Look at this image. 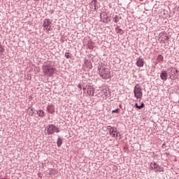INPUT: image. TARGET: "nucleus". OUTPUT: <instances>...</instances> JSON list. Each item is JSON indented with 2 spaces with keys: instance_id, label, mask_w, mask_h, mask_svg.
I'll return each instance as SVG.
<instances>
[{
  "instance_id": "nucleus-28",
  "label": "nucleus",
  "mask_w": 179,
  "mask_h": 179,
  "mask_svg": "<svg viewBox=\"0 0 179 179\" xmlns=\"http://www.w3.org/2000/svg\"><path fill=\"white\" fill-rule=\"evenodd\" d=\"M160 169V166H158V171H163V169Z\"/></svg>"
},
{
  "instance_id": "nucleus-6",
  "label": "nucleus",
  "mask_w": 179,
  "mask_h": 179,
  "mask_svg": "<svg viewBox=\"0 0 179 179\" xmlns=\"http://www.w3.org/2000/svg\"><path fill=\"white\" fill-rule=\"evenodd\" d=\"M43 27L44 30H46L47 32L51 31V20L48 19H45L43 23Z\"/></svg>"
},
{
  "instance_id": "nucleus-25",
  "label": "nucleus",
  "mask_w": 179,
  "mask_h": 179,
  "mask_svg": "<svg viewBox=\"0 0 179 179\" xmlns=\"http://www.w3.org/2000/svg\"><path fill=\"white\" fill-rule=\"evenodd\" d=\"M112 113H116L117 114H118V113H120V109L117 108V109L113 110H112Z\"/></svg>"
},
{
  "instance_id": "nucleus-18",
  "label": "nucleus",
  "mask_w": 179,
  "mask_h": 179,
  "mask_svg": "<svg viewBox=\"0 0 179 179\" xmlns=\"http://www.w3.org/2000/svg\"><path fill=\"white\" fill-rule=\"evenodd\" d=\"M50 176H55L57 174V171L55 169H52L49 172Z\"/></svg>"
},
{
  "instance_id": "nucleus-7",
  "label": "nucleus",
  "mask_w": 179,
  "mask_h": 179,
  "mask_svg": "<svg viewBox=\"0 0 179 179\" xmlns=\"http://www.w3.org/2000/svg\"><path fill=\"white\" fill-rule=\"evenodd\" d=\"M108 130H109V134L112 138H117L118 136V131L116 128L108 126Z\"/></svg>"
},
{
  "instance_id": "nucleus-30",
  "label": "nucleus",
  "mask_w": 179,
  "mask_h": 179,
  "mask_svg": "<svg viewBox=\"0 0 179 179\" xmlns=\"http://www.w3.org/2000/svg\"><path fill=\"white\" fill-rule=\"evenodd\" d=\"M83 90H86V88H83Z\"/></svg>"
},
{
  "instance_id": "nucleus-14",
  "label": "nucleus",
  "mask_w": 179,
  "mask_h": 179,
  "mask_svg": "<svg viewBox=\"0 0 179 179\" xmlns=\"http://www.w3.org/2000/svg\"><path fill=\"white\" fill-rule=\"evenodd\" d=\"M103 22L104 23H108V15H107V14H103Z\"/></svg>"
},
{
  "instance_id": "nucleus-2",
  "label": "nucleus",
  "mask_w": 179,
  "mask_h": 179,
  "mask_svg": "<svg viewBox=\"0 0 179 179\" xmlns=\"http://www.w3.org/2000/svg\"><path fill=\"white\" fill-rule=\"evenodd\" d=\"M99 76L102 79H110L111 78V72L110 69L107 67H101L99 69Z\"/></svg>"
},
{
  "instance_id": "nucleus-5",
  "label": "nucleus",
  "mask_w": 179,
  "mask_h": 179,
  "mask_svg": "<svg viewBox=\"0 0 179 179\" xmlns=\"http://www.w3.org/2000/svg\"><path fill=\"white\" fill-rule=\"evenodd\" d=\"M47 132L48 135H52L54 132H59V129L52 124H50L47 128Z\"/></svg>"
},
{
  "instance_id": "nucleus-22",
  "label": "nucleus",
  "mask_w": 179,
  "mask_h": 179,
  "mask_svg": "<svg viewBox=\"0 0 179 179\" xmlns=\"http://www.w3.org/2000/svg\"><path fill=\"white\" fill-rule=\"evenodd\" d=\"M0 52H5V48L1 44H0Z\"/></svg>"
},
{
  "instance_id": "nucleus-15",
  "label": "nucleus",
  "mask_w": 179,
  "mask_h": 179,
  "mask_svg": "<svg viewBox=\"0 0 179 179\" xmlns=\"http://www.w3.org/2000/svg\"><path fill=\"white\" fill-rule=\"evenodd\" d=\"M135 107H136V108H138V110H141V108H143V107H145V103H141L140 106L138 105V103H136Z\"/></svg>"
},
{
  "instance_id": "nucleus-8",
  "label": "nucleus",
  "mask_w": 179,
  "mask_h": 179,
  "mask_svg": "<svg viewBox=\"0 0 179 179\" xmlns=\"http://www.w3.org/2000/svg\"><path fill=\"white\" fill-rule=\"evenodd\" d=\"M168 72L170 78L172 79V80H176V77L174 76V75H176V72H177V70L173 68H169L168 69Z\"/></svg>"
},
{
  "instance_id": "nucleus-21",
  "label": "nucleus",
  "mask_w": 179,
  "mask_h": 179,
  "mask_svg": "<svg viewBox=\"0 0 179 179\" xmlns=\"http://www.w3.org/2000/svg\"><path fill=\"white\" fill-rule=\"evenodd\" d=\"M113 22H115V23H118V22H120V20L118 19V15H115L113 17Z\"/></svg>"
},
{
  "instance_id": "nucleus-4",
  "label": "nucleus",
  "mask_w": 179,
  "mask_h": 179,
  "mask_svg": "<svg viewBox=\"0 0 179 179\" xmlns=\"http://www.w3.org/2000/svg\"><path fill=\"white\" fill-rule=\"evenodd\" d=\"M158 37V41H159V43H164L166 44L169 41V36H167V34L165 31L159 33Z\"/></svg>"
},
{
  "instance_id": "nucleus-20",
  "label": "nucleus",
  "mask_w": 179,
  "mask_h": 179,
  "mask_svg": "<svg viewBox=\"0 0 179 179\" xmlns=\"http://www.w3.org/2000/svg\"><path fill=\"white\" fill-rule=\"evenodd\" d=\"M57 143L58 148H60V146L62 145V139L59 138L57 139Z\"/></svg>"
},
{
  "instance_id": "nucleus-23",
  "label": "nucleus",
  "mask_w": 179,
  "mask_h": 179,
  "mask_svg": "<svg viewBox=\"0 0 179 179\" xmlns=\"http://www.w3.org/2000/svg\"><path fill=\"white\" fill-rule=\"evenodd\" d=\"M117 33H119L120 34H122V33H124V32L122 31V29L119 28L117 29Z\"/></svg>"
},
{
  "instance_id": "nucleus-13",
  "label": "nucleus",
  "mask_w": 179,
  "mask_h": 179,
  "mask_svg": "<svg viewBox=\"0 0 179 179\" xmlns=\"http://www.w3.org/2000/svg\"><path fill=\"white\" fill-rule=\"evenodd\" d=\"M167 76H168V74L166 71H162L161 73H160V78L162 80H167Z\"/></svg>"
},
{
  "instance_id": "nucleus-26",
  "label": "nucleus",
  "mask_w": 179,
  "mask_h": 179,
  "mask_svg": "<svg viewBox=\"0 0 179 179\" xmlns=\"http://www.w3.org/2000/svg\"><path fill=\"white\" fill-rule=\"evenodd\" d=\"M162 149H166V143L164 142V143L162 145Z\"/></svg>"
},
{
  "instance_id": "nucleus-29",
  "label": "nucleus",
  "mask_w": 179,
  "mask_h": 179,
  "mask_svg": "<svg viewBox=\"0 0 179 179\" xmlns=\"http://www.w3.org/2000/svg\"><path fill=\"white\" fill-rule=\"evenodd\" d=\"M161 16H163V14L162 13V12H160Z\"/></svg>"
},
{
  "instance_id": "nucleus-31",
  "label": "nucleus",
  "mask_w": 179,
  "mask_h": 179,
  "mask_svg": "<svg viewBox=\"0 0 179 179\" xmlns=\"http://www.w3.org/2000/svg\"><path fill=\"white\" fill-rule=\"evenodd\" d=\"M34 1H38V0H34Z\"/></svg>"
},
{
  "instance_id": "nucleus-9",
  "label": "nucleus",
  "mask_w": 179,
  "mask_h": 179,
  "mask_svg": "<svg viewBox=\"0 0 179 179\" xmlns=\"http://www.w3.org/2000/svg\"><path fill=\"white\" fill-rule=\"evenodd\" d=\"M90 8L92 12H94L97 9V0H92L90 4Z\"/></svg>"
},
{
  "instance_id": "nucleus-19",
  "label": "nucleus",
  "mask_w": 179,
  "mask_h": 179,
  "mask_svg": "<svg viewBox=\"0 0 179 179\" xmlns=\"http://www.w3.org/2000/svg\"><path fill=\"white\" fill-rule=\"evenodd\" d=\"M164 57L162 55H159L157 57L158 62H163Z\"/></svg>"
},
{
  "instance_id": "nucleus-10",
  "label": "nucleus",
  "mask_w": 179,
  "mask_h": 179,
  "mask_svg": "<svg viewBox=\"0 0 179 179\" xmlns=\"http://www.w3.org/2000/svg\"><path fill=\"white\" fill-rule=\"evenodd\" d=\"M87 93L88 96H94V88L92 86H88Z\"/></svg>"
},
{
  "instance_id": "nucleus-1",
  "label": "nucleus",
  "mask_w": 179,
  "mask_h": 179,
  "mask_svg": "<svg viewBox=\"0 0 179 179\" xmlns=\"http://www.w3.org/2000/svg\"><path fill=\"white\" fill-rule=\"evenodd\" d=\"M43 71L45 76H52L55 73V68L49 62L43 66Z\"/></svg>"
},
{
  "instance_id": "nucleus-17",
  "label": "nucleus",
  "mask_w": 179,
  "mask_h": 179,
  "mask_svg": "<svg viewBox=\"0 0 179 179\" xmlns=\"http://www.w3.org/2000/svg\"><path fill=\"white\" fill-rule=\"evenodd\" d=\"M37 115L38 117H44V110H39L37 111Z\"/></svg>"
},
{
  "instance_id": "nucleus-3",
  "label": "nucleus",
  "mask_w": 179,
  "mask_h": 179,
  "mask_svg": "<svg viewBox=\"0 0 179 179\" xmlns=\"http://www.w3.org/2000/svg\"><path fill=\"white\" fill-rule=\"evenodd\" d=\"M134 97L139 101L142 100V96H143V94L142 93V88L141 87V85L139 84L136 85L134 87Z\"/></svg>"
},
{
  "instance_id": "nucleus-16",
  "label": "nucleus",
  "mask_w": 179,
  "mask_h": 179,
  "mask_svg": "<svg viewBox=\"0 0 179 179\" xmlns=\"http://www.w3.org/2000/svg\"><path fill=\"white\" fill-rule=\"evenodd\" d=\"M28 114H29V115H34V108H29L28 109Z\"/></svg>"
},
{
  "instance_id": "nucleus-11",
  "label": "nucleus",
  "mask_w": 179,
  "mask_h": 179,
  "mask_svg": "<svg viewBox=\"0 0 179 179\" xmlns=\"http://www.w3.org/2000/svg\"><path fill=\"white\" fill-rule=\"evenodd\" d=\"M136 65L137 66H143V65H145V62L143 61V59H142L141 57H138L136 61Z\"/></svg>"
},
{
  "instance_id": "nucleus-24",
  "label": "nucleus",
  "mask_w": 179,
  "mask_h": 179,
  "mask_svg": "<svg viewBox=\"0 0 179 179\" xmlns=\"http://www.w3.org/2000/svg\"><path fill=\"white\" fill-rule=\"evenodd\" d=\"M65 57H66V58H67V59H69V58H71V55H69V52H66Z\"/></svg>"
},
{
  "instance_id": "nucleus-12",
  "label": "nucleus",
  "mask_w": 179,
  "mask_h": 179,
  "mask_svg": "<svg viewBox=\"0 0 179 179\" xmlns=\"http://www.w3.org/2000/svg\"><path fill=\"white\" fill-rule=\"evenodd\" d=\"M102 93L103 94H104L105 97H109L110 96V90H108V88H107V87H105L102 90Z\"/></svg>"
},
{
  "instance_id": "nucleus-27",
  "label": "nucleus",
  "mask_w": 179,
  "mask_h": 179,
  "mask_svg": "<svg viewBox=\"0 0 179 179\" xmlns=\"http://www.w3.org/2000/svg\"><path fill=\"white\" fill-rule=\"evenodd\" d=\"M78 89H80V90H82V85H80V84L78 85Z\"/></svg>"
}]
</instances>
